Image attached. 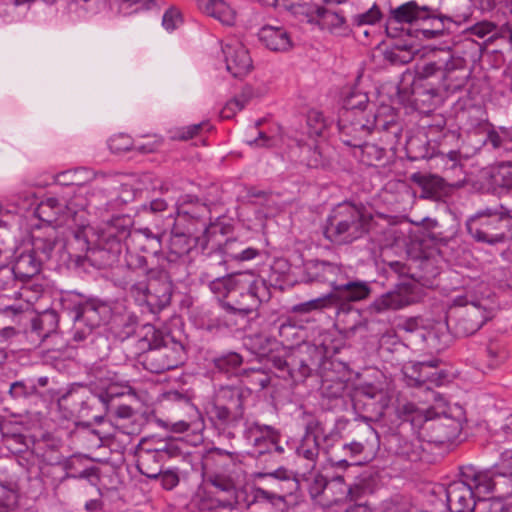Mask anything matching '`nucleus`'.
<instances>
[{
    "mask_svg": "<svg viewBox=\"0 0 512 512\" xmlns=\"http://www.w3.org/2000/svg\"><path fill=\"white\" fill-rule=\"evenodd\" d=\"M209 288L220 298L221 307L226 312L242 317L255 313L261 303L270 298L265 280L251 271L216 278Z\"/></svg>",
    "mask_w": 512,
    "mask_h": 512,
    "instance_id": "f257e3e1",
    "label": "nucleus"
},
{
    "mask_svg": "<svg viewBox=\"0 0 512 512\" xmlns=\"http://www.w3.org/2000/svg\"><path fill=\"white\" fill-rule=\"evenodd\" d=\"M435 400V404L426 409L415 408L412 404L405 406L410 414L407 420L418 429L419 437L428 443H454L461 434L465 411L457 404H448L441 397Z\"/></svg>",
    "mask_w": 512,
    "mask_h": 512,
    "instance_id": "f03ea898",
    "label": "nucleus"
},
{
    "mask_svg": "<svg viewBox=\"0 0 512 512\" xmlns=\"http://www.w3.org/2000/svg\"><path fill=\"white\" fill-rule=\"evenodd\" d=\"M61 304L74 323L73 341H90L96 345L97 355L104 356L109 348L108 339L103 335H96L94 330L109 321L112 315L111 306L97 298L85 299L77 293L64 295Z\"/></svg>",
    "mask_w": 512,
    "mask_h": 512,
    "instance_id": "7ed1b4c3",
    "label": "nucleus"
},
{
    "mask_svg": "<svg viewBox=\"0 0 512 512\" xmlns=\"http://www.w3.org/2000/svg\"><path fill=\"white\" fill-rule=\"evenodd\" d=\"M138 361L151 373L160 374L184 363L185 348L170 336H163L153 325L141 328Z\"/></svg>",
    "mask_w": 512,
    "mask_h": 512,
    "instance_id": "20e7f679",
    "label": "nucleus"
},
{
    "mask_svg": "<svg viewBox=\"0 0 512 512\" xmlns=\"http://www.w3.org/2000/svg\"><path fill=\"white\" fill-rule=\"evenodd\" d=\"M371 221L372 216L363 205L345 201L329 213L323 235L335 245H349L369 233Z\"/></svg>",
    "mask_w": 512,
    "mask_h": 512,
    "instance_id": "39448f33",
    "label": "nucleus"
},
{
    "mask_svg": "<svg viewBox=\"0 0 512 512\" xmlns=\"http://www.w3.org/2000/svg\"><path fill=\"white\" fill-rule=\"evenodd\" d=\"M465 227L478 243L496 245L512 239V216L502 205L477 211L468 217Z\"/></svg>",
    "mask_w": 512,
    "mask_h": 512,
    "instance_id": "423d86ee",
    "label": "nucleus"
},
{
    "mask_svg": "<svg viewBox=\"0 0 512 512\" xmlns=\"http://www.w3.org/2000/svg\"><path fill=\"white\" fill-rule=\"evenodd\" d=\"M459 307L449 315L448 326L457 337H468L476 333L487 321L494 317V310L488 298L465 295L455 299Z\"/></svg>",
    "mask_w": 512,
    "mask_h": 512,
    "instance_id": "0eeeda50",
    "label": "nucleus"
},
{
    "mask_svg": "<svg viewBox=\"0 0 512 512\" xmlns=\"http://www.w3.org/2000/svg\"><path fill=\"white\" fill-rule=\"evenodd\" d=\"M133 220L128 215H118L104 222L97 231V236L108 241L123 244L128 249L130 243L146 238L148 245L141 246L143 252L157 254L161 249L160 237L148 228L131 231Z\"/></svg>",
    "mask_w": 512,
    "mask_h": 512,
    "instance_id": "6e6552de",
    "label": "nucleus"
},
{
    "mask_svg": "<svg viewBox=\"0 0 512 512\" xmlns=\"http://www.w3.org/2000/svg\"><path fill=\"white\" fill-rule=\"evenodd\" d=\"M372 292L368 282L360 280L347 279L346 275L341 280L335 290L322 298L311 300L303 306L305 311L318 309L327 306H336L338 313H348L352 309V302H358L367 299Z\"/></svg>",
    "mask_w": 512,
    "mask_h": 512,
    "instance_id": "1a4fd4ad",
    "label": "nucleus"
},
{
    "mask_svg": "<svg viewBox=\"0 0 512 512\" xmlns=\"http://www.w3.org/2000/svg\"><path fill=\"white\" fill-rule=\"evenodd\" d=\"M249 392L240 386H221L214 398L211 413L225 426H235L244 416V402Z\"/></svg>",
    "mask_w": 512,
    "mask_h": 512,
    "instance_id": "9d476101",
    "label": "nucleus"
},
{
    "mask_svg": "<svg viewBox=\"0 0 512 512\" xmlns=\"http://www.w3.org/2000/svg\"><path fill=\"white\" fill-rule=\"evenodd\" d=\"M102 398L93 395L83 387L73 388L58 399V406L66 417L100 422L103 416L99 409L104 407Z\"/></svg>",
    "mask_w": 512,
    "mask_h": 512,
    "instance_id": "9b49d317",
    "label": "nucleus"
},
{
    "mask_svg": "<svg viewBox=\"0 0 512 512\" xmlns=\"http://www.w3.org/2000/svg\"><path fill=\"white\" fill-rule=\"evenodd\" d=\"M424 294V288L419 282L414 280L402 282L393 290L375 298L367 307V311L370 314L396 311L419 302L424 297Z\"/></svg>",
    "mask_w": 512,
    "mask_h": 512,
    "instance_id": "f8f14e48",
    "label": "nucleus"
},
{
    "mask_svg": "<svg viewBox=\"0 0 512 512\" xmlns=\"http://www.w3.org/2000/svg\"><path fill=\"white\" fill-rule=\"evenodd\" d=\"M211 221L210 208L196 196L185 195L177 204L176 229L206 234Z\"/></svg>",
    "mask_w": 512,
    "mask_h": 512,
    "instance_id": "ddd939ff",
    "label": "nucleus"
},
{
    "mask_svg": "<svg viewBox=\"0 0 512 512\" xmlns=\"http://www.w3.org/2000/svg\"><path fill=\"white\" fill-rule=\"evenodd\" d=\"M441 361L431 358L423 361H409L403 366V374L407 384L413 387L426 386L428 390L432 386H441L448 380V373L440 368Z\"/></svg>",
    "mask_w": 512,
    "mask_h": 512,
    "instance_id": "4468645a",
    "label": "nucleus"
},
{
    "mask_svg": "<svg viewBox=\"0 0 512 512\" xmlns=\"http://www.w3.org/2000/svg\"><path fill=\"white\" fill-rule=\"evenodd\" d=\"M82 197L75 195L69 201H60L54 197H48L41 201L35 209V215L43 222L63 225L68 219L74 218L78 211L85 208Z\"/></svg>",
    "mask_w": 512,
    "mask_h": 512,
    "instance_id": "2eb2a0df",
    "label": "nucleus"
},
{
    "mask_svg": "<svg viewBox=\"0 0 512 512\" xmlns=\"http://www.w3.org/2000/svg\"><path fill=\"white\" fill-rule=\"evenodd\" d=\"M364 115L356 116L354 113H340L338 128L341 141L355 150L366 141L374 127V122L364 121Z\"/></svg>",
    "mask_w": 512,
    "mask_h": 512,
    "instance_id": "dca6fc26",
    "label": "nucleus"
},
{
    "mask_svg": "<svg viewBox=\"0 0 512 512\" xmlns=\"http://www.w3.org/2000/svg\"><path fill=\"white\" fill-rule=\"evenodd\" d=\"M206 484L210 486L207 494L213 496L211 505L207 508H229L237 503V488L231 475L227 473L211 474L206 477ZM206 501V499L203 500L204 507H206Z\"/></svg>",
    "mask_w": 512,
    "mask_h": 512,
    "instance_id": "f3484780",
    "label": "nucleus"
},
{
    "mask_svg": "<svg viewBox=\"0 0 512 512\" xmlns=\"http://www.w3.org/2000/svg\"><path fill=\"white\" fill-rule=\"evenodd\" d=\"M322 360V354L316 346L307 345L290 353L288 377L295 383L304 382L316 371Z\"/></svg>",
    "mask_w": 512,
    "mask_h": 512,
    "instance_id": "a211bd4d",
    "label": "nucleus"
},
{
    "mask_svg": "<svg viewBox=\"0 0 512 512\" xmlns=\"http://www.w3.org/2000/svg\"><path fill=\"white\" fill-rule=\"evenodd\" d=\"M433 13V8L427 5H419L416 1L406 2L390 10V16L386 25V33L389 37L396 38L397 28L392 27L396 23L425 24L426 19Z\"/></svg>",
    "mask_w": 512,
    "mask_h": 512,
    "instance_id": "6ab92c4d",
    "label": "nucleus"
},
{
    "mask_svg": "<svg viewBox=\"0 0 512 512\" xmlns=\"http://www.w3.org/2000/svg\"><path fill=\"white\" fill-rule=\"evenodd\" d=\"M446 498L450 512H478L479 506L490 499H480L478 503L471 488L461 478L449 484L446 489Z\"/></svg>",
    "mask_w": 512,
    "mask_h": 512,
    "instance_id": "aec40b11",
    "label": "nucleus"
},
{
    "mask_svg": "<svg viewBox=\"0 0 512 512\" xmlns=\"http://www.w3.org/2000/svg\"><path fill=\"white\" fill-rule=\"evenodd\" d=\"M123 252V244L108 242L97 236L96 242L84 259L97 269H109L116 266Z\"/></svg>",
    "mask_w": 512,
    "mask_h": 512,
    "instance_id": "412c9836",
    "label": "nucleus"
},
{
    "mask_svg": "<svg viewBox=\"0 0 512 512\" xmlns=\"http://www.w3.org/2000/svg\"><path fill=\"white\" fill-rule=\"evenodd\" d=\"M305 275L309 282L327 283L335 290L345 272L340 263L314 259L305 264Z\"/></svg>",
    "mask_w": 512,
    "mask_h": 512,
    "instance_id": "4be33fe9",
    "label": "nucleus"
},
{
    "mask_svg": "<svg viewBox=\"0 0 512 512\" xmlns=\"http://www.w3.org/2000/svg\"><path fill=\"white\" fill-rule=\"evenodd\" d=\"M173 291L172 281L167 271L161 268L150 270V290L148 306L161 310L171 302Z\"/></svg>",
    "mask_w": 512,
    "mask_h": 512,
    "instance_id": "5701e85b",
    "label": "nucleus"
},
{
    "mask_svg": "<svg viewBox=\"0 0 512 512\" xmlns=\"http://www.w3.org/2000/svg\"><path fill=\"white\" fill-rule=\"evenodd\" d=\"M65 240L60 238L55 230L32 237V251L43 264L58 256L59 260L66 261Z\"/></svg>",
    "mask_w": 512,
    "mask_h": 512,
    "instance_id": "b1692460",
    "label": "nucleus"
},
{
    "mask_svg": "<svg viewBox=\"0 0 512 512\" xmlns=\"http://www.w3.org/2000/svg\"><path fill=\"white\" fill-rule=\"evenodd\" d=\"M199 235L200 233H192L185 229L178 231V229L175 228L170 237L167 261L169 263L185 265L186 256L196 247L200 237Z\"/></svg>",
    "mask_w": 512,
    "mask_h": 512,
    "instance_id": "393cba45",
    "label": "nucleus"
},
{
    "mask_svg": "<svg viewBox=\"0 0 512 512\" xmlns=\"http://www.w3.org/2000/svg\"><path fill=\"white\" fill-rule=\"evenodd\" d=\"M226 68L235 78L246 75L252 68V59L247 48L241 43H228L223 46Z\"/></svg>",
    "mask_w": 512,
    "mask_h": 512,
    "instance_id": "a878e982",
    "label": "nucleus"
},
{
    "mask_svg": "<svg viewBox=\"0 0 512 512\" xmlns=\"http://www.w3.org/2000/svg\"><path fill=\"white\" fill-rule=\"evenodd\" d=\"M460 476L479 500L482 496L493 494L494 470L479 471L467 465L461 468Z\"/></svg>",
    "mask_w": 512,
    "mask_h": 512,
    "instance_id": "bb28decb",
    "label": "nucleus"
},
{
    "mask_svg": "<svg viewBox=\"0 0 512 512\" xmlns=\"http://www.w3.org/2000/svg\"><path fill=\"white\" fill-rule=\"evenodd\" d=\"M258 36L259 40L271 51L287 52L293 46L290 34L284 27L263 26Z\"/></svg>",
    "mask_w": 512,
    "mask_h": 512,
    "instance_id": "cd10ccee",
    "label": "nucleus"
},
{
    "mask_svg": "<svg viewBox=\"0 0 512 512\" xmlns=\"http://www.w3.org/2000/svg\"><path fill=\"white\" fill-rule=\"evenodd\" d=\"M162 455L157 449L139 448L136 452V467L138 471L150 479H158L164 462Z\"/></svg>",
    "mask_w": 512,
    "mask_h": 512,
    "instance_id": "c85d7f7f",
    "label": "nucleus"
},
{
    "mask_svg": "<svg viewBox=\"0 0 512 512\" xmlns=\"http://www.w3.org/2000/svg\"><path fill=\"white\" fill-rule=\"evenodd\" d=\"M232 454L218 448L207 451L201 461V466L206 477L211 474L226 473L233 466Z\"/></svg>",
    "mask_w": 512,
    "mask_h": 512,
    "instance_id": "c756f323",
    "label": "nucleus"
},
{
    "mask_svg": "<svg viewBox=\"0 0 512 512\" xmlns=\"http://www.w3.org/2000/svg\"><path fill=\"white\" fill-rule=\"evenodd\" d=\"M418 49L412 41L397 40L383 50V59L391 65H405L413 61Z\"/></svg>",
    "mask_w": 512,
    "mask_h": 512,
    "instance_id": "7c9ffc66",
    "label": "nucleus"
},
{
    "mask_svg": "<svg viewBox=\"0 0 512 512\" xmlns=\"http://www.w3.org/2000/svg\"><path fill=\"white\" fill-rule=\"evenodd\" d=\"M31 323V331L39 338L45 339L56 332L59 324L58 313L53 309H47L37 315L28 316Z\"/></svg>",
    "mask_w": 512,
    "mask_h": 512,
    "instance_id": "2f4dec72",
    "label": "nucleus"
},
{
    "mask_svg": "<svg viewBox=\"0 0 512 512\" xmlns=\"http://www.w3.org/2000/svg\"><path fill=\"white\" fill-rule=\"evenodd\" d=\"M287 503L283 496H276L264 489H257L249 512H285Z\"/></svg>",
    "mask_w": 512,
    "mask_h": 512,
    "instance_id": "473e14b6",
    "label": "nucleus"
},
{
    "mask_svg": "<svg viewBox=\"0 0 512 512\" xmlns=\"http://www.w3.org/2000/svg\"><path fill=\"white\" fill-rule=\"evenodd\" d=\"M487 366L495 369L501 366L509 358V350L505 338L501 335H492L485 344Z\"/></svg>",
    "mask_w": 512,
    "mask_h": 512,
    "instance_id": "72a5a7b5",
    "label": "nucleus"
},
{
    "mask_svg": "<svg viewBox=\"0 0 512 512\" xmlns=\"http://www.w3.org/2000/svg\"><path fill=\"white\" fill-rule=\"evenodd\" d=\"M41 266L40 260L32 250H29L17 256L12 272L15 278L25 281L37 275L41 270Z\"/></svg>",
    "mask_w": 512,
    "mask_h": 512,
    "instance_id": "f704fd0d",
    "label": "nucleus"
},
{
    "mask_svg": "<svg viewBox=\"0 0 512 512\" xmlns=\"http://www.w3.org/2000/svg\"><path fill=\"white\" fill-rule=\"evenodd\" d=\"M317 425L318 423L314 421H311L307 424L306 434L296 450L299 457H302L308 461V468L311 470L314 469L319 456V444L317 436L311 432V430Z\"/></svg>",
    "mask_w": 512,
    "mask_h": 512,
    "instance_id": "c9c22d12",
    "label": "nucleus"
},
{
    "mask_svg": "<svg viewBox=\"0 0 512 512\" xmlns=\"http://www.w3.org/2000/svg\"><path fill=\"white\" fill-rule=\"evenodd\" d=\"M91 231L89 226L82 225L71 232V236L65 241V252L67 253V259L76 257L81 258L80 253L88 254L91 250L88 234Z\"/></svg>",
    "mask_w": 512,
    "mask_h": 512,
    "instance_id": "e433bc0d",
    "label": "nucleus"
},
{
    "mask_svg": "<svg viewBox=\"0 0 512 512\" xmlns=\"http://www.w3.org/2000/svg\"><path fill=\"white\" fill-rule=\"evenodd\" d=\"M198 7L207 15L218 19L225 25H232L235 20L234 10L224 0H197Z\"/></svg>",
    "mask_w": 512,
    "mask_h": 512,
    "instance_id": "4c0bfd02",
    "label": "nucleus"
},
{
    "mask_svg": "<svg viewBox=\"0 0 512 512\" xmlns=\"http://www.w3.org/2000/svg\"><path fill=\"white\" fill-rule=\"evenodd\" d=\"M354 155L367 166H384L388 162L386 148L367 141L354 151Z\"/></svg>",
    "mask_w": 512,
    "mask_h": 512,
    "instance_id": "58836bf2",
    "label": "nucleus"
},
{
    "mask_svg": "<svg viewBox=\"0 0 512 512\" xmlns=\"http://www.w3.org/2000/svg\"><path fill=\"white\" fill-rule=\"evenodd\" d=\"M221 249L228 260L238 262L250 261L260 254L258 249L250 247L245 242L234 238L227 239Z\"/></svg>",
    "mask_w": 512,
    "mask_h": 512,
    "instance_id": "ea45409f",
    "label": "nucleus"
},
{
    "mask_svg": "<svg viewBox=\"0 0 512 512\" xmlns=\"http://www.w3.org/2000/svg\"><path fill=\"white\" fill-rule=\"evenodd\" d=\"M32 314V300L26 299L13 304L0 307V322L7 324H19Z\"/></svg>",
    "mask_w": 512,
    "mask_h": 512,
    "instance_id": "a19ab883",
    "label": "nucleus"
},
{
    "mask_svg": "<svg viewBox=\"0 0 512 512\" xmlns=\"http://www.w3.org/2000/svg\"><path fill=\"white\" fill-rule=\"evenodd\" d=\"M254 429L257 430L259 436H255L256 445H265L264 449H259V454L271 453L273 451L282 453L283 448L278 444L280 433L272 426L254 424Z\"/></svg>",
    "mask_w": 512,
    "mask_h": 512,
    "instance_id": "79ce46f5",
    "label": "nucleus"
},
{
    "mask_svg": "<svg viewBox=\"0 0 512 512\" xmlns=\"http://www.w3.org/2000/svg\"><path fill=\"white\" fill-rule=\"evenodd\" d=\"M240 375L248 386L245 390L249 394L252 390L261 391L267 388L271 382L270 374L262 368L243 369Z\"/></svg>",
    "mask_w": 512,
    "mask_h": 512,
    "instance_id": "37998d69",
    "label": "nucleus"
},
{
    "mask_svg": "<svg viewBox=\"0 0 512 512\" xmlns=\"http://www.w3.org/2000/svg\"><path fill=\"white\" fill-rule=\"evenodd\" d=\"M445 22H450V18L442 16L437 9L433 8V13L426 19L423 27L417 30L425 39H433L443 35L445 30Z\"/></svg>",
    "mask_w": 512,
    "mask_h": 512,
    "instance_id": "c03bdc74",
    "label": "nucleus"
},
{
    "mask_svg": "<svg viewBox=\"0 0 512 512\" xmlns=\"http://www.w3.org/2000/svg\"><path fill=\"white\" fill-rule=\"evenodd\" d=\"M317 24L320 25L322 29H328L330 31L340 32L348 30L344 15L326 7H322Z\"/></svg>",
    "mask_w": 512,
    "mask_h": 512,
    "instance_id": "a18cd8bd",
    "label": "nucleus"
},
{
    "mask_svg": "<svg viewBox=\"0 0 512 512\" xmlns=\"http://www.w3.org/2000/svg\"><path fill=\"white\" fill-rule=\"evenodd\" d=\"M494 489L495 501H501L512 497V473L494 468Z\"/></svg>",
    "mask_w": 512,
    "mask_h": 512,
    "instance_id": "49530a36",
    "label": "nucleus"
},
{
    "mask_svg": "<svg viewBox=\"0 0 512 512\" xmlns=\"http://www.w3.org/2000/svg\"><path fill=\"white\" fill-rule=\"evenodd\" d=\"M274 327L284 345H294L302 340V328L288 319L274 323Z\"/></svg>",
    "mask_w": 512,
    "mask_h": 512,
    "instance_id": "de8ad7c7",
    "label": "nucleus"
},
{
    "mask_svg": "<svg viewBox=\"0 0 512 512\" xmlns=\"http://www.w3.org/2000/svg\"><path fill=\"white\" fill-rule=\"evenodd\" d=\"M369 484L365 480H359L354 484L345 485L343 482L342 486H338L335 499L343 500L348 499L350 501H358L367 493H370Z\"/></svg>",
    "mask_w": 512,
    "mask_h": 512,
    "instance_id": "09e8293b",
    "label": "nucleus"
},
{
    "mask_svg": "<svg viewBox=\"0 0 512 512\" xmlns=\"http://www.w3.org/2000/svg\"><path fill=\"white\" fill-rule=\"evenodd\" d=\"M243 357L237 352H227L225 354L214 357L212 360L213 367L220 373H234L242 364Z\"/></svg>",
    "mask_w": 512,
    "mask_h": 512,
    "instance_id": "8fccbe9b",
    "label": "nucleus"
},
{
    "mask_svg": "<svg viewBox=\"0 0 512 512\" xmlns=\"http://www.w3.org/2000/svg\"><path fill=\"white\" fill-rule=\"evenodd\" d=\"M343 484V476L333 477L331 480H327L320 473H316L312 475L311 482L309 484V492L312 497L320 496L326 489L332 490L334 488H338V486H342Z\"/></svg>",
    "mask_w": 512,
    "mask_h": 512,
    "instance_id": "3c124183",
    "label": "nucleus"
},
{
    "mask_svg": "<svg viewBox=\"0 0 512 512\" xmlns=\"http://www.w3.org/2000/svg\"><path fill=\"white\" fill-rule=\"evenodd\" d=\"M369 98L366 93L361 91L351 92L343 102V107L340 113H354V115H364V110L368 105Z\"/></svg>",
    "mask_w": 512,
    "mask_h": 512,
    "instance_id": "603ef678",
    "label": "nucleus"
},
{
    "mask_svg": "<svg viewBox=\"0 0 512 512\" xmlns=\"http://www.w3.org/2000/svg\"><path fill=\"white\" fill-rule=\"evenodd\" d=\"M255 96L254 89L250 86H245L241 95L230 100L221 111L223 118L232 117L237 111L242 110L250 99Z\"/></svg>",
    "mask_w": 512,
    "mask_h": 512,
    "instance_id": "864d4df0",
    "label": "nucleus"
},
{
    "mask_svg": "<svg viewBox=\"0 0 512 512\" xmlns=\"http://www.w3.org/2000/svg\"><path fill=\"white\" fill-rule=\"evenodd\" d=\"M358 396H363L370 401H374L377 405L376 412L381 415L384 409L388 406V398L382 389H378L373 385H365L358 389Z\"/></svg>",
    "mask_w": 512,
    "mask_h": 512,
    "instance_id": "5fc2aeb1",
    "label": "nucleus"
},
{
    "mask_svg": "<svg viewBox=\"0 0 512 512\" xmlns=\"http://www.w3.org/2000/svg\"><path fill=\"white\" fill-rule=\"evenodd\" d=\"M18 492L17 484L12 481H0V512H7L17 505Z\"/></svg>",
    "mask_w": 512,
    "mask_h": 512,
    "instance_id": "6e6d98bb",
    "label": "nucleus"
},
{
    "mask_svg": "<svg viewBox=\"0 0 512 512\" xmlns=\"http://www.w3.org/2000/svg\"><path fill=\"white\" fill-rule=\"evenodd\" d=\"M382 18V13L379 7L374 4L369 10L355 14L351 17L352 26L361 28L366 25H374Z\"/></svg>",
    "mask_w": 512,
    "mask_h": 512,
    "instance_id": "4d7b16f0",
    "label": "nucleus"
},
{
    "mask_svg": "<svg viewBox=\"0 0 512 512\" xmlns=\"http://www.w3.org/2000/svg\"><path fill=\"white\" fill-rule=\"evenodd\" d=\"M454 67L452 65V57L448 54L446 59H438L425 63L419 70V75L428 78L438 71L450 72Z\"/></svg>",
    "mask_w": 512,
    "mask_h": 512,
    "instance_id": "13d9d810",
    "label": "nucleus"
},
{
    "mask_svg": "<svg viewBox=\"0 0 512 512\" xmlns=\"http://www.w3.org/2000/svg\"><path fill=\"white\" fill-rule=\"evenodd\" d=\"M322 7L323 6L315 3L313 0H302L300 5L295 6L293 14L296 16H304L307 22L317 23Z\"/></svg>",
    "mask_w": 512,
    "mask_h": 512,
    "instance_id": "bf43d9fd",
    "label": "nucleus"
},
{
    "mask_svg": "<svg viewBox=\"0 0 512 512\" xmlns=\"http://www.w3.org/2000/svg\"><path fill=\"white\" fill-rule=\"evenodd\" d=\"M346 384L341 379H324L320 386L321 394L330 399H336L343 395Z\"/></svg>",
    "mask_w": 512,
    "mask_h": 512,
    "instance_id": "052dcab7",
    "label": "nucleus"
},
{
    "mask_svg": "<svg viewBox=\"0 0 512 512\" xmlns=\"http://www.w3.org/2000/svg\"><path fill=\"white\" fill-rule=\"evenodd\" d=\"M301 162L309 168L324 165L323 157L317 147L304 146L301 148Z\"/></svg>",
    "mask_w": 512,
    "mask_h": 512,
    "instance_id": "680f3d73",
    "label": "nucleus"
},
{
    "mask_svg": "<svg viewBox=\"0 0 512 512\" xmlns=\"http://www.w3.org/2000/svg\"><path fill=\"white\" fill-rule=\"evenodd\" d=\"M399 446L397 453L406 457L408 460L415 461L420 456L421 445L419 441H409L399 438Z\"/></svg>",
    "mask_w": 512,
    "mask_h": 512,
    "instance_id": "e2e57ef3",
    "label": "nucleus"
},
{
    "mask_svg": "<svg viewBox=\"0 0 512 512\" xmlns=\"http://www.w3.org/2000/svg\"><path fill=\"white\" fill-rule=\"evenodd\" d=\"M308 133L310 136H321L326 128L325 119L321 112L310 111L307 115Z\"/></svg>",
    "mask_w": 512,
    "mask_h": 512,
    "instance_id": "0e129e2a",
    "label": "nucleus"
},
{
    "mask_svg": "<svg viewBox=\"0 0 512 512\" xmlns=\"http://www.w3.org/2000/svg\"><path fill=\"white\" fill-rule=\"evenodd\" d=\"M382 131L384 133V138L386 142L389 144H397L402 134V127L399 122L392 119L390 121H386L381 125Z\"/></svg>",
    "mask_w": 512,
    "mask_h": 512,
    "instance_id": "69168bd1",
    "label": "nucleus"
},
{
    "mask_svg": "<svg viewBox=\"0 0 512 512\" xmlns=\"http://www.w3.org/2000/svg\"><path fill=\"white\" fill-rule=\"evenodd\" d=\"M422 186L429 197H437L439 192L444 190L445 181L443 178L433 175L426 177L422 182Z\"/></svg>",
    "mask_w": 512,
    "mask_h": 512,
    "instance_id": "338daca9",
    "label": "nucleus"
},
{
    "mask_svg": "<svg viewBox=\"0 0 512 512\" xmlns=\"http://www.w3.org/2000/svg\"><path fill=\"white\" fill-rule=\"evenodd\" d=\"M413 95L415 101L431 106L435 103V99L439 97V91L436 88L415 87L413 89Z\"/></svg>",
    "mask_w": 512,
    "mask_h": 512,
    "instance_id": "774afa93",
    "label": "nucleus"
}]
</instances>
